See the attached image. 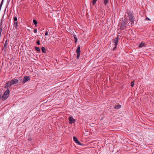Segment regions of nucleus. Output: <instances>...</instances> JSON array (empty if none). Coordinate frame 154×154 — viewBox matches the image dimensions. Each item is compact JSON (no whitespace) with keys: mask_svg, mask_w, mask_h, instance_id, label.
<instances>
[{"mask_svg":"<svg viewBox=\"0 0 154 154\" xmlns=\"http://www.w3.org/2000/svg\"><path fill=\"white\" fill-rule=\"evenodd\" d=\"M134 82L135 81H132L131 82V86L132 87H134Z\"/></svg>","mask_w":154,"mask_h":154,"instance_id":"obj_21","label":"nucleus"},{"mask_svg":"<svg viewBox=\"0 0 154 154\" xmlns=\"http://www.w3.org/2000/svg\"><path fill=\"white\" fill-rule=\"evenodd\" d=\"M119 35H118L117 37L116 38H115L113 42L114 43V45L115 46L113 48V50H115L116 48V46L118 45V42L119 40Z\"/></svg>","mask_w":154,"mask_h":154,"instance_id":"obj_2","label":"nucleus"},{"mask_svg":"<svg viewBox=\"0 0 154 154\" xmlns=\"http://www.w3.org/2000/svg\"><path fill=\"white\" fill-rule=\"evenodd\" d=\"M69 123L72 124V123H74L75 122V120L73 119L72 116H70L69 117Z\"/></svg>","mask_w":154,"mask_h":154,"instance_id":"obj_8","label":"nucleus"},{"mask_svg":"<svg viewBox=\"0 0 154 154\" xmlns=\"http://www.w3.org/2000/svg\"><path fill=\"white\" fill-rule=\"evenodd\" d=\"M37 32V29H35L34 30V32L35 33H36Z\"/></svg>","mask_w":154,"mask_h":154,"instance_id":"obj_28","label":"nucleus"},{"mask_svg":"<svg viewBox=\"0 0 154 154\" xmlns=\"http://www.w3.org/2000/svg\"><path fill=\"white\" fill-rule=\"evenodd\" d=\"M42 52L43 53H45L46 52V50L45 47H42L41 48Z\"/></svg>","mask_w":154,"mask_h":154,"instance_id":"obj_16","label":"nucleus"},{"mask_svg":"<svg viewBox=\"0 0 154 154\" xmlns=\"http://www.w3.org/2000/svg\"><path fill=\"white\" fill-rule=\"evenodd\" d=\"M97 0H93L92 2V5H94L96 3Z\"/></svg>","mask_w":154,"mask_h":154,"instance_id":"obj_22","label":"nucleus"},{"mask_svg":"<svg viewBox=\"0 0 154 154\" xmlns=\"http://www.w3.org/2000/svg\"><path fill=\"white\" fill-rule=\"evenodd\" d=\"M11 82L12 85L17 84L18 82V80L15 78L11 80Z\"/></svg>","mask_w":154,"mask_h":154,"instance_id":"obj_9","label":"nucleus"},{"mask_svg":"<svg viewBox=\"0 0 154 154\" xmlns=\"http://www.w3.org/2000/svg\"><path fill=\"white\" fill-rule=\"evenodd\" d=\"M77 53V58L79 59L80 54V47L79 46H78L76 50Z\"/></svg>","mask_w":154,"mask_h":154,"instance_id":"obj_3","label":"nucleus"},{"mask_svg":"<svg viewBox=\"0 0 154 154\" xmlns=\"http://www.w3.org/2000/svg\"><path fill=\"white\" fill-rule=\"evenodd\" d=\"M8 96L5 95L4 94H3L2 96V98L3 101H4L6 100L8 97Z\"/></svg>","mask_w":154,"mask_h":154,"instance_id":"obj_14","label":"nucleus"},{"mask_svg":"<svg viewBox=\"0 0 154 154\" xmlns=\"http://www.w3.org/2000/svg\"><path fill=\"white\" fill-rule=\"evenodd\" d=\"M146 45L145 43L143 42H141L139 45V47L140 48H142L144 46Z\"/></svg>","mask_w":154,"mask_h":154,"instance_id":"obj_11","label":"nucleus"},{"mask_svg":"<svg viewBox=\"0 0 154 154\" xmlns=\"http://www.w3.org/2000/svg\"><path fill=\"white\" fill-rule=\"evenodd\" d=\"M33 22L34 24L35 25V26H36L37 23V22L36 20H35L34 19L33 20Z\"/></svg>","mask_w":154,"mask_h":154,"instance_id":"obj_19","label":"nucleus"},{"mask_svg":"<svg viewBox=\"0 0 154 154\" xmlns=\"http://www.w3.org/2000/svg\"><path fill=\"white\" fill-rule=\"evenodd\" d=\"M35 50L39 52L40 51V50L39 47H35Z\"/></svg>","mask_w":154,"mask_h":154,"instance_id":"obj_18","label":"nucleus"},{"mask_svg":"<svg viewBox=\"0 0 154 154\" xmlns=\"http://www.w3.org/2000/svg\"><path fill=\"white\" fill-rule=\"evenodd\" d=\"M45 35H48V31H46V32L45 33Z\"/></svg>","mask_w":154,"mask_h":154,"instance_id":"obj_27","label":"nucleus"},{"mask_svg":"<svg viewBox=\"0 0 154 154\" xmlns=\"http://www.w3.org/2000/svg\"><path fill=\"white\" fill-rule=\"evenodd\" d=\"M125 27H123V26H121V25L120 26V28L121 29V30H123L124 29V28H125Z\"/></svg>","mask_w":154,"mask_h":154,"instance_id":"obj_25","label":"nucleus"},{"mask_svg":"<svg viewBox=\"0 0 154 154\" xmlns=\"http://www.w3.org/2000/svg\"><path fill=\"white\" fill-rule=\"evenodd\" d=\"M74 37L75 40V43H76L77 42V38H76V36L75 35H74Z\"/></svg>","mask_w":154,"mask_h":154,"instance_id":"obj_23","label":"nucleus"},{"mask_svg":"<svg viewBox=\"0 0 154 154\" xmlns=\"http://www.w3.org/2000/svg\"><path fill=\"white\" fill-rule=\"evenodd\" d=\"M109 0H104L103 3L105 5H106L109 2Z\"/></svg>","mask_w":154,"mask_h":154,"instance_id":"obj_17","label":"nucleus"},{"mask_svg":"<svg viewBox=\"0 0 154 154\" xmlns=\"http://www.w3.org/2000/svg\"><path fill=\"white\" fill-rule=\"evenodd\" d=\"M126 23L124 20H122V22L121 23L120 25L123 26V27H125L126 26Z\"/></svg>","mask_w":154,"mask_h":154,"instance_id":"obj_13","label":"nucleus"},{"mask_svg":"<svg viewBox=\"0 0 154 154\" xmlns=\"http://www.w3.org/2000/svg\"><path fill=\"white\" fill-rule=\"evenodd\" d=\"M1 98H2V95H0V100L1 99Z\"/></svg>","mask_w":154,"mask_h":154,"instance_id":"obj_29","label":"nucleus"},{"mask_svg":"<svg viewBox=\"0 0 154 154\" xmlns=\"http://www.w3.org/2000/svg\"><path fill=\"white\" fill-rule=\"evenodd\" d=\"M12 85L11 81H8L6 84V86L7 87V88H8V87L11 86Z\"/></svg>","mask_w":154,"mask_h":154,"instance_id":"obj_12","label":"nucleus"},{"mask_svg":"<svg viewBox=\"0 0 154 154\" xmlns=\"http://www.w3.org/2000/svg\"><path fill=\"white\" fill-rule=\"evenodd\" d=\"M146 20H149V21L150 20V19L149 18H148L147 17L146 18Z\"/></svg>","mask_w":154,"mask_h":154,"instance_id":"obj_26","label":"nucleus"},{"mask_svg":"<svg viewBox=\"0 0 154 154\" xmlns=\"http://www.w3.org/2000/svg\"><path fill=\"white\" fill-rule=\"evenodd\" d=\"M8 40L7 39L4 43V45L3 46V48L4 50L5 51H6L7 48V45H8Z\"/></svg>","mask_w":154,"mask_h":154,"instance_id":"obj_6","label":"nucleus"},{"mask_svg":"<svg viewBox=\"0 0 154 154\" xmlns=\"http://www.w3.org/2000/svg\"><path fill=\"white\" fill-rule=\"evenodd\" d=\"M13 19L14 20V22H18L17 20V19L16 17L14 16V17Z\"/></svg>","mask_w":154,"mask_h":154,"instance_id":"obj_20","label":"nucleus"},{"mask_svg":"<svg viewBox=\"0 0 154 154\" xmlns=\"http://www.w3.org/2000/svg\"><path fill=\"white\" fill-rule=\"evenodd\" d=\"M73 139L75 142L77 143L79 145H82V144L80 143L78 140L77 138L75 137H73Z\"/></svg>","mask_w":154,"mask_h":154,"instance_id":"obj_5","label":"nucleus"},{"mask_svg":"<svg viewBox=\"0 0 154 154\" xmlns=\"http://www.w3.org/2000/svg\"><path fill=\"white\" fill-rule=\"evenodd\" d=\"M30 80V77L29 76H25L24 77L23 79L22 83L24 84Z\"/></svg>","mask_w":154,"mask_h":154,"instance_id":"obj_4","label":"nucleus"},{"mask_svg":"<svg viewBox=\"0 0 154 154\" xmlns=\"http://www.w3.org/2000/svg\"><path fill=\"white\" fill-rule=\"evenodd\" d=\"M36 43L37 45H40V41L39 40H38L37 42H36Z\"/></svg>","mask_w":154,"mask_h":154,"instance_id":"obj_24","label":"nucleus"},{"mask_svg":"<svg viewBox=\"0 0 154 154\" xmlns=\"http://www.w3.org/2000/svg\"><path fill=\"white\" fill-rule=\"evenodd\" d=\"M121 107V105L119 104L116 105L114 107L115 109H119Z\"/></svg>","mask_w":154,"mask_h":154,"instance_id":"obj_15","label":"nucleus"},{"mask_svg":"<svg viewBox=\"0 0 154 154\" xmlns=\"http://www.w3.org/2000/svg\"><path fill=\"white\" fill-rule=\"evenodd\" d=\"M10 91L9 90L8 88H7V90L4 93L5 95H6L8 97Z\"/></svg>","mask_w":154,"mask_h":154,"instance_id":"obj_10","label":"nucleus"},{"mask_svg":"<svg viewBox=\"0 0 154 154\" xmlns=\"http://www.w3.org/2000/svg\"><path fill=\"white\" fill-rule=\"evenodd\" d=\"M14 27H15V28L16 29H19L20 27L18 25V22H14L13 23Z\"/></svg>","mask_w":154,"mask_h":154,"instance_id":"obj_7","label":"nucleus"},{"mask_svg":"<svg viewBox=\"0 0 154 154\" xmlns=\"http://www.w3.org/2000/svg\"><path fill=\"white\" fill-rule=\"evenodd\" d=\"M128 16V18L130 22L131 23V24L133 23L134 22V18L133 15L131 12H128L127 13Z\"/></svg>","mask_w":154,"mask_h":154,"instance_id":"obj_1","label":"nucleus"}]
</instances>
